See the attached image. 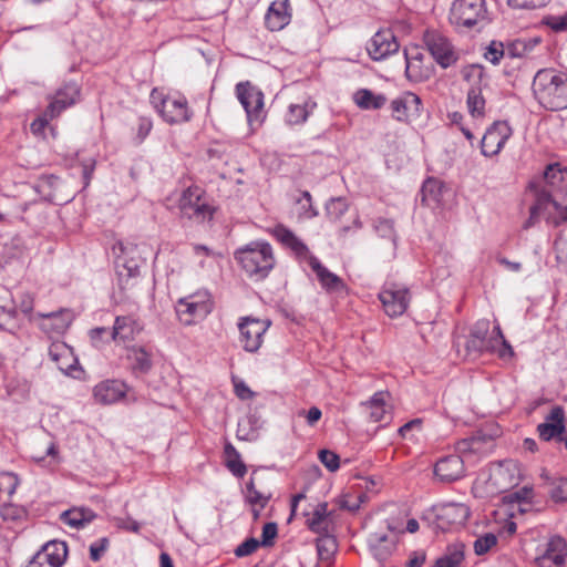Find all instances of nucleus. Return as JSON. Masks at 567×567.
I'll list each match as a JSON object with an SVG mask.
<instances>
[{"mask_svg": "<svg viewBox=\"0 0 567 567\" xmlns=\"http://www.w3.org/2000/svg\"><path fill=\"white\" fill-rule=\"evenodd\" d=\"M533 92L542 106L549 111L567 109V74L554 69L539 70L533 81Z\"/></svg>", "mask_w": 567, "mask_h": 567, "instance_id": "1", "label": "nucleus"}, {"mask_svg": "<svg viewBox=\"0 0 567 567\" xmlns=\"http://www.w3.org/2000/svg\"><path fill=\"white\" fill-rule=\"evenodd\" d=\"M235 259L249 277L265 279L275 266L272 247L267 241L256 240L238 248Z\"/></svg>", "mask_w": 567, "mask_h": 567, "instance_id": "2", "label": "nucleus"}, {"mask_svg": "<svg viewBox=\"0 0 567 567\" xmlns=\"http://www.w3.org/2000/svg\"><path fill=\"white\" fill-rule=\"evenodd\" d=\"M450 21L455 27L467 29L486 23L485 0H455L450 10Z\"/></svg>", "mask_w": 567, "mask_h": 567, "instance_id": "3", "label": "nucleus"}, {"mask_svg": "<svg viewBox=\"0 0 567 567\" xmlns=\"http://www.w3.org/2000/svg\"><path fill=\"white\" fill-rule=\"evenodd\" d=\"M423 41L433 60L442 69H449L460 60V50L441 32L427 30L423 35Z\"/></svg>", "mask_w": 567, "mask_h": 567, "instance_id": "4", "label": "nucleus"}, {"mask_svg": "<svg viewBox=\"0 0 567 567\" xmlns=\"http://www.w3.org/2000/svg\"><path fill=\"white\" fill-rule=\"evenodd\" d=\"M204 194L205 192L198 186H190L183 192L178 200L183 217L195 223H204L213 218L214 208L207 204Z\"/></svg>", "mask_w": 567, "mask_h": 567, "instance_id": "5", "label": "nucleus"}, {"mask_svg": "<svg viewBox=\"0 0 567 567\" xmlns=\"http://www.w3.org/2000/svg\"><path fill=\"white\" fill-rule=\"evenodd\" d=\"M213 310V302L207 292H197L178 300L176 313L185 326L205 319Z\"/></svg>", "mask_w": 567, "mask_h": 567, "instance_id": "6", "label": "nucleus"}, {"mask_svg": "<svg viewBox=\"0 0 567 567\" xmlns=\"http://www.w3.org/2000/svg\"><path fill=\"white\" fill-rule=\"evenodd\" d=\"M463 79L471 83L467 92L466 104L473 117H481L485 112V99L482 95L481 83L484 78V69L478 64H470L461 71Z\"/></svg>", "mask_w": 567, "mask_h": 567, "instance_id": "7", "label": "nucleus"}, {"mask_svg": "<svg viewBox=\"0 0 567 567\" xmlns=\"http://www.w3.org/2000/svg\"><path fill=\"white\" fill-rule=\"evenodd\" d=\"M468 516L470 508L465 504L443 503L432 506L425 517H434L437 528L446 530L464 525Z\"/></svg>", "mask_w": 567, "mask_h": 567, "instance_id": "8", "label": "nucleus"}, {"mask_svg": "<svg viewBox=\"0 0 567 567\" xmlns=\"http://www.w3.org/2000/svg\"><path fill=\"white\" fill-rule=\"evenodd\" d=\"M466 350L468 354H478L484 351L497 352L502 359L512 358L514 351L512 346L505 340L499 326H495L489 341H481L470 336L466 341Z\"/></svg>", "mask_w": 567, "mask_h": 567, "instance_id": "9", "label": "nucleus"}, {"mask_svg": "<svg viewBox=\"0 0 567 567\" xmlns=\"http://www.w3.org/2000/svg\"><path fill=\"white\" fill-rule=\"evenodd\" d=\"M270 322L251 317L241 318L238 323L239 341L247 352H256L262 344V338L268 330Z\"/></svg>", "mask_w": 567, "mask_h": 567, "instance_id": "10", "label": "nucleus"}, {"mask_svg": "<svg viewBox=\"0 0 567 567\" xmlns=\"http://www.w3.org/2000/svg\"><path fill=\"white\" fill-rule=\"evenodd\" d=\"M512 135V128L505 121L494 122L481 141V152L486 157L497 155Z\"/></svg>", "mask_w": 567, "mask_h": 567, "instance_id": "11", "label": "nucleus"}, {"mask_svg": "<svg viewBox=\"0 0 567 567\" xmlns=\"http://www.w3.org/2000/svg\"><path fill=\"white\" fill-rule=\"evenodd\" d=\"M68 556L64 542L51 540L44 544L32 557L27 567H61Z\"/></svg>", "mask_w": 567, "mask_h": 567, "instance_id": "12", "label": "nucleus"}, {"mask_svg": "<svg viewBox=\"0 0 567 567\" xmlns=\"http://www.w3.org/2000/svg\"><path fill=\"white\" fill-rule=\"evenodd\" d=\"M380 301L389 317L395 318L402 316L408 309L410 293L406 288L391 285L384 288L379 295Z\"/></svg>", "mask_w": 567, "mask_h": 567, "instance_id": "13", "label": "nucleus"}, {"mask_svg": "<svg viewBox=\"0 0 567 567\" xmlns=\"http://www.w3.org/2000/svg\"><path fill=\"white\" fill-rule=\"evenodd\" d=\"M394 34L390 30L378 31L368 42L367 51L374 61H381L399 51Z\"/></svg>", "mask_w": 567, "mask_h": 567, "instance_id": "14", "label": "nucleus"}, {"mask_svg": "<svg viewBox=\"0 0 567 567\" xmlns=\"http://www.w3.org/2000/svg\"><path fill=\"white\" fill-rule=\"evenodd\" d=\"M465 467L461 456L456 454L440 458L434 466L435 477L443 483H452L464 476Z\"/></svg>", "mask_w": 567, "mask_h": 567, "instance_id": "15", "label": "nucleus"}, {"mask_svg": "<svg viewBox=\"0 0 567 567\" xmlns=\"http://www.w3.org/2000/svg\"><path fill=\"white\" fill-rule=\"evenodd\" d=\"M421 105V99L416 94L404 92L391 102L390 107L393 118L406 122L411 116L420 115Z\"/></svg>", "mask_w": 567, "mask_h": 567, "instance_id": "16", "label": "nucleus"}, {"mask_svg": "<svg viewBox=\"0 0 567 567\" xmlns=\"http://www.w3.org/2000/svg\"><path fill=\"white\" fill-rule=\"evenodd\" d=\"M236 94L246 111L248 121H251L252 116L257 115L262 109V93L249 82H241L236 85Z\"/></svg>", "mask_w": 567, "mask_h": 567, "instance_id": "17", "label": "nucleus"}, {"mask_svg": "<svg viewBox=\"0 0 567 567\" xmlns=\"http://www.w3.org/2000/svg\"><path fill=\"white\" fill-rule=\"evenodd\" d=\"M566 556V540L560 536H553L547 543L545 553L537 558V563L540 567H563Z\"/></svg>", "mask_w": 567, "mask_h": 567, "instance_id": "18", "label": "nucleus"}, {"mask_svg": "<svg viewBox=\"0 0 567 567\" xmlns=\"http://www.w3.org/2000/svg\"><path fill=\"white\" fill-rule=\"evenodd\" d=\"M272 235L285 247L289 248L299 260L308 262L309 257H313L307 245L284 225H277L272 229Z\"/></svg>", "mask_w": 567, "mask_h": 567, "instance_id": "19", "label": "nucleus"}, {"mask_svg": "<svg viewBox=\"0 0 567 567\" xmlns=\"http://www.w3.org/2000/svg\"><path fill=\"white\" fill-rule=\"evenodd\" d=\"M291 7L289 0L271 2L265 17L266 27L270 31H280L290 23Z\"/></svg>", "mask_w": 567, "mask_h": 567, "instance_id": "20", "label": "nucleus"}, {"mask_svg": "<svg viewBox=\"0 0 567 567\" xmlns=\"http://www.w3.org/2000/svg\"><path fill=\"white\" fill-rule=\"evenodd\" d=\"M126 385L118 380H105L97 383L93 389V396L97 403L113 404L124 398Z\"/></svg>", "mask_w": 567, "mask_h": 567, "instance_id": "21", "label": "nucleus"}, {"mask_svg": "<svg viewBox=\"0 0 567 567\" xmlns=\"http://www.w3.org/2000/svg\"><path fill=\"white\" fill-rule=\"evenodd\" d=\"M79 95V89L74 83L64 84L61 89L56 91L52 101L48 105L45 110V115H49L50 118H54L60 115V113L66 107L73 105Z\"/></svg>", "mask_w": 567, "mask_h": 567, "instance_id": "22", "label": "nucleus"}, {"mask_svg": "<svg viewBox=\"0 0 567 567\" xmlns=\"http://www.w3.org/2000/svg\"><path fill=\"white\" fill-rule=\"evenodd\" d=\"M159 114L168 123H181L190 118L187 100L184 96H169L162 102Z\"/></svg>", "mask_w": 567, "mask_h": 567, "instance_id": "23", "label": "nucleus"}, {"mask_svg": "<svg viewBox=\"0 0 567 567\" xmlns=\"http://www.w3.org/2000/svg\"><path fill=\"white\" fill-rule=\"evenodd\" d=\"M308 265L316 274L321 287L328 292H341L346 289L343 280L326 268L317 257H309Z\"/></svg>", "mask_w": 567, "mask_h": 567, "instance_id": "24", "label": "nucleus"}, {"mask_svg": "<svg viewBox=\"0 0 567 567\" xmlns=\"http://www.w3.org/2000/svg\"><path fill=\"white\" fill-rule=\"evenodd\" d=\"M405 56V74L409 80L422 82L432 75V69L423 65V55L416 50H404Z\"/></svg>", "mask_w": 567, "mask_h": 567, "instance_id": "25", "label": "nucleus"}, {"mask_svg": "<svg viewBox=\"0 0 567 567\" xmlns=\"http://www.w3.org/2000/svg\"><path fill=\"white\" fill-rule=\"evenodd\" d=\"M141 330L137 321L131 316L116 317L110 339L116 342H126L133 340Z\"/></svg>", "mask_w": 567, "mask_h": 567, "instance_id": "26", "label": "nucleus"}, {"mask_svg": "<svg viewBox=\"0 0 567 567\" xmlns=\"http://www.w3.org/2000/svg\"><path fill=\"white\" fill-rule=\"evenodd\" d=\"M368 544L373 557L379 561L388 559L395 548L394 542L385 534H371Z\"/></svg>", "mask_w": 567, "mask_h": 567, "instance_id": "27", "label": "nucleus"}, {"mask_svg": "<svg viewBox=\"0 0 567 567\" xmlns=\"http://www.w3.org/2000/svg\"><path fill=\"white\" fill-rule=\"evenodd\" d=\"M389 396L388 392L379 391L375 392L371 399L364 403H362L363 406H365L369 419L371 422H381L385 420L388 411L385 408V399Z\"/></svg>", "mask_w": 567, "mask_h": 567, "instance_id": "28", "label": "nucleus"}, {"mask_svg": "<svg viewBox=\"0 0 567 567\" xmlns=\"http://www.w3.org/2000/svg\"><path fill=\"white\" fill-rule=\"evenodd\" d=\"M353 101L362 110H379L385 105L386 97L371 90L360 89L353 94Z\"/></svg>", "mask_w": 567, "mask_h": 567, "instance_id": "29", "label": "nucleus"}, {"mask_svg": "<svg viewBox=\"0 0 567 567\" xmlns=\"http://www.w3.org/2000/svg\"><path fill=\"white\" fill-rule=\"evenodd\" d=\"M317 103L310 99L301 104H290L286 114V121L290 125L302 124L316 109Z\"/></svg>", "mask_w": 567, "mask_h": 567, "instance_id": "30", "label": "nucleus"}, {"mask_svg": "<svg viewBox=\"0 0 567 567\" xmlns=\"http://www.w3.org/2000/svg\"><path fill=\"white\" fill-rule=\"evenodd\" d=\"M17 306L10 293L0 295V329L9 330L14 327Z\"/></svg>", "mask_w": 567, "mask_h": 567, "instance_id": "31", "label": "nucleus"}, {"mask_svg": "<svg viewBox=\"0 0 567 567\" xmlns=\"http://www.w3.org/2000/svg\"><path fill=\"white\" fill-rule=\"evenodd\" d=\"M116 271L122 288L128 286L130 279H133L140 274V266L134 259H126V257L118 256L116 260Z\"/></svg>", "mask_w": 567, "mask_h": 567, "instance_id": "32", "label": "nucleus"}, {"mask_svg": "<svg viewBox=\"0 0 567 567\" xmlns=\"http://www.w3.org/2000/svg\"><path fill=\"white\" fill-rule=\"evenodd\" d=\"M95 517L94 513L87 508H72L61 514V519L73 528H82Z\"/></svg>", "mask_w": 567, "mask_h": 567, "instance_id": "33", "label": "nucleus"}, {"mask_svg": "<svg viewBox=\"0 0 567 567\" xmlns=\"http://www.w3.org/2000/svg\"><path fill=\"white\" fill-rule=\"evenodd\" d=\"M225 455L227 468L235 476L244 477L247 472L246 465L240 460V454L238 453V451L230 443H227L225 445Z\"/></svg>", "mask_w": 567, "mask_h": 567, "instance_id": "34", "label": "nucleus"}, {"mask_svg": "<svg viewBox=\"0 0 567 567\" xmlns=\"http://www.w3.org/2000/svg\"><path fill=\"white\" fill-rule=\"evenodd\" d=\"M128 359L132 361L134 371L146 373L152 368L151 354L144 348H133L130 350Z\"/></svg>", "mask_w": 567, "mask_h": 567, "instance_id": "35", "label": "nucleus"}, {"mask_svg": "<svg viewBox=\"0 0 567 567\" xmlns=\"http://www.w3.org/2000/svg\"><path fill=\"white\" fill-rule=\"evenodd\" d=\"M441 196V183L435 178H427L421 188V202L430 206L437 203Z\"/></svg>", "mask_w": 567, "mask_h": 567, "instance_id": "36", "label": "nucleus"}, {"mask_svg": "<svg viewBox=\"0 0 567 567\" xmlns=\"http://www.w3.org/2000/svg\"><path fill=\"white\" fill-rule=\"evenodd\" d=\"M41 317L51 321V328L56 333H62L63 331H65L71 323V315L66 310L41 315Z\"/></svg>", "mask_w": 567, "mask_h": 567, "instance_id": "37", "label": "nucleus"}, {"mask_svg": "<svg viewBox=\"0 0 567 567\" xmlns=\"http://www.w3.org/2000/svg\"><path fill=\"white\" fill-rule=\"evenodd\" d=\"M348 210V203L342 197L331 198L326 204V214L331 221H338Z\"/></svg>", "mask_w": 567, "mask_h": 567, "instance_id": "38", "label": "nucleus"}, {"mask_svg": "<svg viewBox=\"0 0 567 567\" xmlns=\"http://www.w3.org/2000/svg\"><path fill=\"white\" fill-rule=\"evenodd\" d=\"M565 424L554 425L551 423H540L537 426L539 437L546 442L550 441L551 439H558L559 441H563L561 435L565 433Z\"/></svg>", "mask_w": 567, "mask_h": 567, "instance_id": "39", "label": "nucleus"}, {"mask_svg": "<svg viewBox=\"0 0 567 567\" xmlns=\"http://www.w3.org/2000/svg\"><path fill=\"white\" fill-rule=\"evenodd\" d=\"M549 495L555 503L567 502V478L559 477L551 481Z\"/></svg>", "mask_w": 567, "mask_h": 567, "instance_id": "40", "label": "nucleus"}, {"mask_svg": "<svg viewBox=\"0 0 567 567\" xmlns=\"http://www.w3.org/2000/svg\"><path fill=\"white\" fill-rule=\"evenodd\" d=\"M246 489L247 502L252 506L258 505L260 509H262L270 499V495H265L255 488L252 478L246 484Z\"/></svg>", "mask_w": 567, "mask_h": 567, "instance_id": "41", "label": "nucleus"}, {"mask_svg": "<svg viewBox=\"0 0 567 567\" xmlns=\"http://www.w3.org/2000/svg\"><path fill=\"white\" fill-rule=\"evenodd\" d=\"M497 544V536L493 533H486L483 536H480L474 542V551L476 555L481 556L486 554L489 549H492Z\"/></svg>", "mask_w": 567, "mask_h": 567, "instance_id": "42", "label": "nucleus"}, {"mask_svg": "<svg viewBox=\"0 0 567 567\" xmlns=\"http://www.w3.org/2000/svg\"><path fill=\"white\" fill-rule=\"evenodd\" d=\"M327 515H328V504L319 503L312 513V517L310 519H308L309 528L315 533H319L321 529L320 525L324 520Z\"/></svg>", "mask_w": 567, "mask_h": 567, "instance_id": "43", "label": "nucleus"}, {"mask_svg": "<svg viewBox=\"0 0 567 567\" xmlns=\"http://www.w3.org/2000/svg\"><path fill=\"white\" fill-rule=\"evenodd\" d=\"M49 355L52 361L59 363L61 359L73 360L71 349L62 342L52 343L49 348Z\"/></svg>", "mask_w": 567, "mask_h": 567, "instance_id": "44", "label": "nucleus"}, {"mask_svg": "<svg viewBox=\"0 0 567 567\" xmlns=\"http://www.w3.org/2000/svg\"><path fill=\"white\" fill-rule=\"evenodd\" d=\"M0 515L3 520L17 522L25 516V511L14 504H3L0 508Z\"/></svg>", "mask_w": 567, "mask_h": 567, "instance_id": "45", "label": "nucleus"}, {"mask_svg": "<svg viewBox=\"0 0 567 567\" xmlns=\"http://www.w3.org/2000/svg\"><path fill=\"white\" fill-rule=\"evenodd\" d=\"M375 231L383 238H390L395 243L394 224L391 219L378 218L374 223Z\"/></svg>", "mask_w": 567, "mask_h": 567, "instance_id": "46", "label": "nucleus"}, {"mask_svg": "<svg viewBox=\"0 0 567 567\" xmlns=\"http://www.w3.org/2000/svg\"><path fill=\"white\" fill-rule=\"evenodd\" d=\"M318 457L330 472H336L340 467L339 455L330 450L319 451Z\"/></svg>", "mask_w": 567, "mask_h": 567, "instance_id": "47", "label": "nucleus"}, {"mask_svg": "<svg viewBox=\"0 0 567 567\" xmlns=\"http://www.w3.org/2000/svg\"><path fill=\"white\" fill-rule=\"evenodd\" d=\"M508 498L512 503L516 502L518 505H530V501L533 498V488L530 486H524L511 493Z\"/></svg>", "mask_w": 567, "mask_h": 567, "instance_id": "48", "label": "nucleus"}, {"mask_svg": "<svg viewBox=\"0 0 567 567\" xmlns=\"http://www.w3.org/2000/svg\"><path fill=\"white\" fill-rule=\"evenodd\" d=\"M259 546L260 542L254 537H250L238 545L234 553L237 557H246L255 553Z\"/></svg>", "mask_w": 567, "mask_h": 567, "instance_id": "49", "label": "nucleus"}, {"mask_svg": "<svg viewBox=\"0 0 567 567\" xmlns=\"http://www.w3.org/2000/svg\"><path fill=\"white\" fill-rule=\"evenodd\" d=\"M507 55L502 43L492 42L484 56L493 64H498L503 56Z\"/></svg>", "mask_w": 567, "mask_h": 567, "instance_id": "50", "label": "nucleus"}, {"mask_svg": "<svg viewBox=\"0 0 567 567\" xmlns=\"http://www.w3.org/2000/svg\"><path fill=\"white\" fill-rule=\"evenodd\" d=\"M301 198L298 200L301 204V215L305 218H313L318 216V210L312 206V198L308 190L302 192Z\"/></svg>", "mask_w": 567, "mask_h": 567, "instance_id": "51", "label": "nucleus"}, {"mask_svg": "<svg viewBox=\"0 0 567 567\" xmlns=\"http://www.w3.org/2000/svg\"><path fill=\"white\" fill-rule=\"evenodd\" d=\"M278 534V527L276 523H267L262 527V540L260 542V545L268 547L274 545V539L277 537Z\"/></svg>", "mask_w": 567, "mask_h": 567, "instance_id": "52", "label": "nucleus"}, {"mask_svg": "<svg viewBox=\"0 0 567 567\" xmlns=\"http://www.w3.org/2000/svg\"><path fill=\"white\" fill-rule=\"evenodd\" d=\"M550 0H507L509 7L515 9H536L546 6Z\"/></svg>", "mask_w": 567, "mask_h": 567, "instance_id": "53", "label": "nucleus"}, {"mask_svg": "<svg viewBox=\"0 0 567 567\" xmlns=\"http://www.w3.org/2000/svg\"><path fill=\"white\" fill-rule=\"evenodd\" d=\"M546 25L556 32L567 30V12L563 16H549L545 19Z\"/></svg>", "mask_w": 567, "mask_h": 567, "instance_id": "54", "label": "nucleus"}, {"mask_svg": "<svg viewBox=\"0 0 567 567\" xmlns=\"http://www.w3.org/2000/svg\"><path fill=\"white\" fill-rule=\"evenodd\" d=\"M109 545L107 538H101L99 542L91 544L90 557L93 561L100 560Z\"/></svg>", "mask_w": 567, "mask_h": 567, "instance_id": "55", "label": "nucleus"}, {"mask_svg": "<svg viewBox=\"0 0 567 567\" xmlns=\"http://www.w3.org/2000/svg\"><path fill=\"white\" fill-rule=\"evenodd\" d=\"M488 334V321H478L471 331V337L481 341H489Z\"/></svg>", "mask_w": 567, "mask_h": 567, "instance_id": "56", "label": "nucleus"}, {"mask_svg": "<svg viewBox=\"0 0 567 567\" xmlns=\"http://www.w3.org/2000/svg\"><path fill=\"white\" fill-rule=\"evenodd\" d=\"M544 423H551L554 425L565 424V412L559 405L554 406L549 414L546 416Z\"/></svg>", "mask_w": 567, "mask_h": 567, "instance_id": "57", "label": "nucleus"}, {"mask_svg": "<svg viewBox=\"0 0 567 567\" xmlns=\"http://www.w3.org/2000/svg\"><path fill=\"white\" fill-rule=\"evenodd\" d=\"M553 202L556 200L553 199L550 193L543 189L537 194L536 203L533 207H537L538 210L544 213L549 204L553 205Z\"/></svg>", "mask_w": 567, "mask_h": 567, "instance_id": "58", "label": "nucleus"}, {"mask_svg": "<svg viewBox=\"0 0 567 567\" xmlns=\"http://www.w3.org/2000/svg\"><path fill=\"white\" fill-rule=\"evenodd\" d=\"M300 416H305L309 426H313L322 416V412L319 408L312 406L308 412L299 411Z\"/></svg>", "mask_w": 567, "mask_h": 567, "instance_id": "59", "label": "nucleus"}, {"mask_svg": "<svg viewBox=\"0 0 567 567\" xmlns=\"http://www.w3.org/2000/svg\"><path fill=\"white\" fill-rule=\"evenodd\" d=\"M50 116L49 115H45V113L43 114V116H40L38 118H35L31 125H30V130L31 132L34 134V135H41L43 134L47 125H48V122H49Z\"/></svg>", "mask_w": 567, "mask_h": 567, "instance_id": "60", "label": "nucleus"}, {"mask_svg": "<svg viewBox=\"0 0 567 567\" xmlns=\"http://www.w3.org/2000/svg\"><path fill=\"white\" fill-rule=\"evenodd\" d=\"M152 121L147 117H140L138 124H137V136L140 138V142H142L151 132L152 130Z\"/></svg>", "mask_w": 567, "mask_h": 567, "instance_id": "61", "label": "nucleus"}, {"mask_svg": "<svg viewBox=\"0 0 567 567\" xmlns=\"http://www.w3.org/2000/svg\"><path fill=\"white\" fill-rule=\"evenodd\" d=\"M334 545V539L330 537L319 540L317 544V549L320 557H328L331 553V548H333Z\"/></svg>", "mask_w": 567, "mask_h": 567, "instance_id": "62", "label": "nucleus"}, {"mask_svg": "<svg viewBox=\"0 0 567 567\" xmlns=\"http://www.w3.org/2000/svg\"><path fill=\"white\" fill-rule=\"evenodd\" d=\"M446 556L452 561V564H454L455 567L458 566L464 559L463 545L450 548Z\"/></svg>", "mask_w": 567, "mask_h": 567, "instance_id": "63", "label": "nucleus"}, {"mask_svg": "<svg viewBox=\"0 0 567 567\" xmlns=\"http://www.w3.org/2000/svg\"><path fill=\"white\" fill-rule=\"evenodd\" d=\"M235 393L241 400H248L254 396V392L243 381L235 382Z\"/></svg>", "mask_w": 567, "mask_h": 567, "instance_id": "64", "label": "nucleus"}]
</instances>
